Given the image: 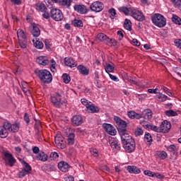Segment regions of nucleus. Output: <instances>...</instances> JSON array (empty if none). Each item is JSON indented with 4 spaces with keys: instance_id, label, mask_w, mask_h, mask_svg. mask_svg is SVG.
Masks as SVG:
<instances>
[{
    "instance_id": "obj_53",
    "label": "nucleus",
    "mask_w": 181,
    "mask_h": 181,
    "mask_svg": "<svg viewBox=\"0 0 181 181\" xmlns=\"http://www.w3.org/2000/svg\"><path fill=\"white\" fill-rule=\"evenodd\" d=\"M134 134L136 136H141V135H144V130L138 127L137 129H136Z\"/></svg>"
},
{
    "instance_id": "obj_12",
    "label": "nucleus",
    "mask_w": 181,
    "mask_h": 181,
    "mask_svg": "<svg viewBox=\"0 0 181 181\" xmlns=\"http://www.w3.org/2000/svg\"><path fill=\"white\" fill-rule=\"evenodd\" d=\"M105 131L106 132H107V134H109V135H116L117 134V130L115 129V128L114 127H112V125L110 124H107L105 123L103 125Z\"/></svg>"
},
{
    "instance_id": "obj_6",
    "label": "nucleus",
    "mask_w": 181,
    "mask_h": 181,
    "mask_svg": "<svg viewBox=\"0 0 181 181\" xmlns=\"http://www.w3.org/2000/svg\"><path fill=\"white\" fill-rule=\"evenodd\" d=\"M50 16L52 19L56 21V22H60L63 21L64 16L63 15V12L60 11V9L57 8H52L50 11Z\"/></svg>"
},
{
    "instance_id": "obj_51",
    "label": "nucleus",
    "mask_w": 181,
    "mask_h": 181,
    "mask_svg": "<svg viewBox=\"0 0 181 181\" xmlns=\"http://www.w3.org/2000/svg\"><path fill=\"white\" fill-rule=\"evenodd\" d=\"M109 13L111 14V19H114V18H117V11H115V8H110L109 10Z\"/></svg>"
},
{
    "instance_id": "obj_29",
    "label": "nucleus",
    "mask_w": 181,
    "mask_h": 181,
    "mask_svg": "<svg viewBox=\"0 0 181 181\" xmlns=\"http://www.w3.org/2000/svg\"><path fill=\"white\" fill-rule=\"evenodd\" d=\"M124 28L127 29V30H132V23L128 19H125L124 23Z\"/></svg>"
},
{
    "instance_id": "obj_32",
    "label": "nucleus",
    "mask_w": 181,
    "mask_h": 181,
    "mask_svg": "<svg viewBox=\"0 0 181 181\" xmlns=\"http://www.w3.org/2000/svg\"><path fill=\"white\" fill-rule=\"evenodd\" d=\"M115 67L114 66L111 65L110 64H106L105 66V70L107 74H110V73H112L114 71Z\"/></svg>"
},
{
    "instance_id": "obj_4",
    "label": "nucleus",
    "mask_w": 181,
    "mask_h": 181,
    "mask_svg": "<svg viewBox=\"0 0 181 181\" xmlns=\"http://www.w3.org/2000/svg\"><path fill=\"white\" fill-rule=\"evenodd\" d=\"M4 155V160L5 161L6 165L8 166H13L15 163H16V159L13 158L12 153H11L8 151H3Z\"/></svg>"
},
{
    "instance_id": "obj_49",
    "label": "nucleus",
    "mask_w": 181,
    "mask_h": 181,
    "mask_svg": "<svg viewBox=\"0 0 181 181\" xmlns=\"http://www.w3.org/2000/svg\"><path fill=\"white\" fill-rule=\"evenodd\" d=\"M90 152L95 158H98V150L97 148H90Z\"/></svg>"
},
{
    "instance_id": "obj_48",
    "label": "nucleus",
    "mask_w": 181,
    "mask_h": 181,
    "mask_svg": "<svg viewBox=\"0 0 181 181\" xmlns=\"http://www.w3.org/2000/svg\"><path fill=\"white\" fill-rule=\"evenodd\" d=\"M40 127H42V125L40 124V122H36V123L35 124V129H37L38 135H42V133L40 132Z\"/></svg>"
},
{
    "instance_id": "obj_15",
    "label": "nucleus",
    "mask_w": 181,
    "mask_h": 181,
    "mask_svg": "<svg viewBox=\"0 0 181 181\" xmlns=\"http://www.w3.org/2000/svg\"><path fill=\"white\" fill-rule=\"evenodd\" d=\"M58 169H59L61 172L66 173V172H69L70 165H69L66 161H61L58 163Z\"/></svg>"
},
{
    "instance_id": "obj_20",
    "label": "nucleus",
    "mask_w": 181,
    "mask_h": 181,
    "mask_svg": "<svg viewBox=\"0 0 181 181\" xmlns=\"http://www.w3.org/2000/svg\"><path fill=\"white\" fill-rule=\"evenodd\" d=\"M152 115L153 112L150 109H146L143 111L142 116L144 119H147L148 121H149V119H152Z\"/></svg>"
},
{
    "instance_id": "obj_39",
    "label": "nucleus",
    "mask_w": 181,
    "mask_h": 181,
    "mask_svg": "<svg viewBox=\"0 0 181 181\" xmlns=\"http://www.w3.org/2000/svg\"><path fill=\"white\" fill-rule=\"evenodd\" d=\"M62 79L64 83H65V84H69V83H70L71 80V78H70V75L67 74H64L62 75Z\"/></svg>"
},
{
    "instance_id": "obj_46",
    "label": "nucleus",
    "mask_w": 181,
    "mask_h": 181,
    "mask_svg": "<svg viewBox=\"0 0 181 181\" xmlns=\"http://www.w3.org/2000/svg\"><path fill=\"white\" fill-rule=\"evenodd\" d=\"M158 156L162 160L166 159L168 158V153L165 151H160L158 153Z\"/></svg>"
},
{
    "instance_id": "obj_10",
    "label": "nucleus",
    "mask_w": 181,
    "mask_h": 181,
    "mask_svg": "<svg viewBox=\"0 0 181 181\" xmlns=\"http://www.w3.org/2000/svg\"><path fill=\"white\" fill-rule=\"evenodd\" d=\"M170 128H172V124L168 120H164L160 125V129L164 134L169 132Z\"/></svg>"
},
{
    "instance_id": "obj_17",
    "label": "nucleus",
    "mask_w": 181,
    "mask_h": 181,
    "mask_svg": "<svg viewBox=\"0 0 181 181\" xmlns=\"http://www.w3.org/2000/svg\"><path fill=\"white\" fill-rule=\"evenodd\" d=\"M36 62L38 64H40L41 66H47L49 63L47 57L45 56H40L37 57Z\"/></svg>"
},
{
    "instance_id": "obj_45",
    "label": "nucleus",
    "mask_w": 181,
    "mask_h": 181,
    "mask_svg": "<svg viewBox=\"0 0 181 181\" xmlns=\"http://www.w3.org/2000/svg\"><path fill=\"white\" fill-rule=\"evenodd\" d=\"M124 80H127L129 83H132V84H134L135 86H138V82L135 80H134V78L132 76H125Z\"/></svg>"
},
{
    "instance_id": "obj_25",
    "label": "nucleus",
    "mask_w": 181,
    "mask_h": 181,
    "mask_svg": "<svg viewBox=\"0 0 181 181\" xmlns=\"http://www.w3.org/2000/svg\"><path fill=\"white\" fill-rule=\"evenodd\" d=\"M87 110L88 112L91 114H95V112H100V108L97 106H95L93 104L89 105L87 106Z\"/></svg>"
},
{
    "instance_id": "obj_27",
    "label": "nucleus",
    "mask_w": 181,
    "mask_h": 181,
    "mask_svg": "<svg viewBox=\"0 0 181 181\" xmlns=\"http://www.w3.org/2000/svg\"><path fill=\"white\" fill-rule=\"evenodd\" d=\"M22 163L23 166V170L30 174L32 173V167L30 165H29V163H26L25 160H23Z\"/></svg>"
},
{
    "instance_id": "obj_35",
    "label": "nucleus",
    "mask_w": 181,
    "mask_h": 181,
    "mask_svg": "<svg viewBox=\"0 0 181 181\" xmlns=\"http://www.w3.org/2000/svg\"><path fill=\"white\" fill-rule=\"evenodd\" d=\"M18 43L21 49H26V47H28V42L26 41V39H19Z\"/></svg>"
},
{
    "instance_id": "obj_13",
    "label": "nucleus",
    "mask_w": 181,
    "mask_h": 181,
    "mask_svg": "<svg viewBox=\"0 0 181 181\" xmlns=\"http://www.w3.org/2000/svg\"><path fill=\"white\" fill-rule=\"evenodd\" d=\"M64 64L68 67H71V69H72L73 67L77 66V62H76L71 57H65L64 59Z\"/></svg>"
},
{
    "instance_id": "obj_62",
    "label": "nucleus",
    "mask_w": 181,
    "mask_h": 181,
    "mask_svg": "<svg viewBox=\"0 0 181 181\" xmlns=\"http://www.w3.org/2000/svg\"><path fill=\"white\" fill-rule=\"evenodd\" d=\"M175 45L178 47V49H181V40L177 39L174 41Z\"/></svg>"
},
{
    "instance_id": "obj_9",
    "label": "nucleus",
    "mask_w": 181,
    "mask_h": 181,
    "mask_svg": "<svg viewBox=\"0 0 181 181\" xmlns=\"http://www.w3.org/2000/svg\"><path fill=\"white\" fill-rule=\"evenodd\" d=\"M90 9L93 12H101L104 9V4L101 1H95L90 6Z\"/></svg>"
},
{
    "instance_id": "obj_7",
    "label": "nucleus",
    "mask_w": 181,
    "mask_h": 181,
    "mask_svg": "<svg viewBox=\"0 0 181 181\" xmlns=\"http://www.w3.org/2000/svg\"><path fill=\"white\" fill-rule=\"evenodd\" d=\"M122 145L124 151H126L128 153H132V152L135 151V148L136 146L135 140L134 139H132V140L126 143H123Z\"/></svg>"
},
{
    "instance_id": "obj_52",
    "label": "nucleus",
    "mask_w": 181,
    "mask_h": 181,
    "mask_svg": "<svg viewBox=\"0 0 181 181\" xmlns=\"http://www.w3.org/2000/svg\"><path fill=\"white\" fill-rule=\"evenodd\" d=\"M144 175L146 176H149L150 177H155V173L149 170H146L144 171Z\"/></svg>"
},
{
    "instance_id": "obj_37",
    "label": "nucleus",
    "mask_w": 181,
    "mask_h": 181,
    "mask_svg": "<svg viewBox=\"0 0 181 181\" xmlns=\"http://www.w3.org/2000/svg\"><path fill=\"white\" fill-rule=\"evenodd\" d=\"M11 125L12 124L9 122H4L1 127L4 128L7 132H11Z\"/></svg>"
},
{
    "instance_id": "obj_54",
    "label": "nucleus",
    "mask_w": 181,
    "mask_h": 181,
    "mask_svg": "<svg viewBox=\"0 0 181 181\" xmlns=\"http://www.w3.org/2000/svg\"><path fill=\"white\" fill-rule=\"evenodd\" d=\"M140 124L144 127L145 129H149L151 124L149 122L146 121H141Z\"/></svg>"
},
{
    "instance_id": "obj_22",
    "label": "nucleus",
    "mask_w": 181,
    "mask_h": 181,
    "mask_svg": "<svg viewBox=\"0 0 181 181\" xmlns=\"http://www.w3.org/2000/svg\"><path fill=\"white\" fill-rule=\"evenodd\" d=\"M77 69L79 73H81V74H83V76H88V74L90 73V70L83 65H78L77 66Z\"/></svg>"
},
{
    "instance_id": "obj_34",
    "label": "nucleus",
    "mask_w": 181,
    "mask_h": 181,
    "mask_svg": "<svg viewBox=\"0 0 181 181\" xmlns=\"http://www.w3.org/2000/svg\"><path fill=\"white\" fill-rule=\"evenodd\" d=\"M156 98H158V101H160V103H165V101H166V100H168V96L164 94H159L156 95Z\"/></svg>"
},
{
    "instance_id": "obj_43",
    "label": "nucleus",
    "mask_w": 181,
    "mask_h": 181,
    "mask_svg": "<svg viewBox=\"0 0 181 181\" xmlns=\"http://www.w3.org/2000/svg\"><path fill=\"white\" fill-rule=\"evenodd\" d=\"M33 43H34V46L35 47H36L37 49H43V42L39 40H37L35 42V40H33Z\"/></svg>"
},
{
    "instance_id": "obj_1",
    "label": "nucleus",
    "mask_w": 181,
    "mask_h": 181,
    "mask_svg": "<svg viewBox=\"0 0 181 181\" xmlns=\"http://www.w3.org/2000/svg\"><path fill=\"white\" fill-rule=\"evenodd\" d=\"M35 73L44 84H50L53 81L52 73L47 69H37L35 71Z\"/></svg>"
},
{
    "instance_id": "obj_24",
    "label": "nucleus",
    "mask_w": 181,
    "mask_h": 181,
    "mask_svg": "<svg viewBox=\"0 0 181 181\" xmlns=\"http://www.w3.org/2000/svg\"><path fill=\"white\" fill-rule=\"evenodd\" d=\"M35 9L40 12H46L47 11V7L43 3H37L35 4Z\"/></svg>"
},
{
    "instance_id": "obj_42",
    "label": "nucleus",
    "mask_w": 181,
    "mask_h": 181,
    "mask_svg": "<svg viewBox=\"0 0 181 181\" xmlns=\"http://www.w3.org/2000/svg\"><path fill=\"white\" fill-rule=\"evenodd\" d=\"M107 37V36L104 33H99L97 35V39H98V40H100V42H103V43L105 42Z\"/></svg>"
},
{
    "instance_id": "obj_30",
    "label": "nucleus",
    "mask_w": 181,
    "mask_h": 181,
    "mask_svg": "<svg viewBox=\"0 0 181 181\" xmlns=\"http://www.w3.org/2000/svg\"><path fill=\"white\" fill-rule=\"evenodd\" d=\"M17 37L19 40V39L23 40L26 39V34H25V32L22 29H18L17 30Z\"/></svg>"
},
{
    "instance_id": "obj_60",
    "label": "nucleus",
    "mask_w": 181,
    "mask_h": 181,
    "mask_svg": "<svg viewBox=\"0 0 181 181\" xmlns=\"http://www.w3.org/2000/svg\"><path fill=\"white\" fill-rule=\"evenodd\" d=\"M135 112L134 111H129L127 112V115L129 118H131V119H135Z\"/></svg>"
},
{
    "instance_id": "obj_19",
    "label": "nucleus",
    "mask_w": 181,
    "mask_h": 181,
    "mask_svg": "<svg viewBox=\"0 0 181 181\" xmlns=\"http://www.w3.org/2000/svg\"><path fill=\"white\" fill-rule=\"evenodd\" d=\"M114 119L116 124L119 126L118 128H122V129H125V128H127V122L117 116L115 117Z\"/></svg>"
},
{
    "instance_id": "obj_38",
    "label": "nucleus",
    "mask_w": 181,
    "mask_h": 181,
    "mask_svg": "<svg viewBox=\"0 0 181 181\" xmlns=\"http://www.w3.org/2000/svg\"><path fill=\"white\" fill-rule=\"evenodd\" d=\"M165 115H167V117H176L177 116V112L173 110H166Z\"/></svg>"
},
{
    "instance_id": "obj_44",
    "label": "nucleus",
    "mask_w": 181,
    "mask_h": 181,
    "mask_svg": "<svg viewBox=\"0 0 181 181\" xmlns=\"http://www.w3.org/2000/svg\"><path fill=\"white\" fill-rule=\"evenodd\" d=\"M144 141L145 142H148L149 145H151V142H152V136L149 133H146L144 135Z\"/></svg>"
},
{
    "instance_id": "obj_47",
    "label": "nucleus",
    "mask_w": 181,
    "mask_h": 181,
    "mask_svg": "<svg viewBox=\"0 0 181 181\" xmlns=\"http://www.w3.org/2000/svg\"><path fill=\"white\" fill-rule=\"evenodd\" d=\"M26 175H30V173H28V171H25V170H22L21 171H20L18 174V177L20 179H22V177H25V176H26Z\"/></svg>"
},
{
    "instance_id": "obj_18",
    "label": "nucleus",
    "mask_w": 181,
    "mask_h": 181,
    "mask_svg": "<svg viewBox=\"0 0 181 181\" xmlns=\"http://www.w3.org/2000/svg\"><path fill=\"white\" fill-rule=\"evenodd\" d=\"M110 146L115 153H117L118 151L121 150V146L118 144V141L115 139L110 141Z\"/></svg>"
},
{
    "instance_id": "obj_28",
    "label": "nucleus",
    "mask_w": 181,
    "mask_h": 181,
    "mask_svg": "<svg viewBox=\"0 0 181 181\" xmlns=\"http://www.w3.org/2000/svg\"><path fill=\"white\" fill-rule=\"evenodd\" d=\"M9 135V132L6 131V129L0 126V138H6Z\"/></svg>"
},
{
    "instance_id": "obj_3",
    "label": "nucleus",
    "mask_w": 181,
    "mask_h": 181,
    "mask_svg": "<svg viewBox=\"0 0 181 181\" xmlns=\"http://www.w3.org/2000/svg\"><path fill=\"white\" fill-rule=\"evenodd\" d=\"M151 21L158 28H164L166 26V18L159 13H156L152 16Z\"/></svg>"
},
{
    "instance_id": "obj_57",
    "label": "nucleus",
    "mask_w": 181,
    "mask_h": 181,
    "mask_svg": "<svg viewBox=\"0 0 181 181\" xmlns=\"http://www.w3.org/2000/svg\"><path fill=\"white\" fill-rule=\"evenodd\" d=\"M50 158H52L54 160L56 159H59V154L57 152H52L49 155Z\"/></svg>"
},
{
    "instance_id": "obj_63",
    "label": "nucleus",
    "mask_w": 181,
    "mask_h": 181,
    "mask_svg": "<svg viewBox=\"0 0 181 181\" xmlns=\"http://www.w3.org/2000/svg\"><path fill=\"white\" fill-rule=\"evenodd\" d=\"M100 170L102 172H110V168L107 165L100 167Z\"/></svg>"
},
{
    "instance_id": "obj_61",
    "label": "nucleus",
    "mask_w": 181,
    "mask_h": 181,
    "mask_svg": "<svg viewBox=\"0 0 181 181\" xmlns=\"http://www.w3.org/2000/svg\"><path fill=\"white\" fill-rule=\"evenodd\" d=\"M21 86H22L23 91L24 93H28V88H26L28 87V83L23 81L21 83Z\"/></svg>"
},
{
    "instance_id": "obj_31",
    "label": "nucleus",
    "mask_w": 181,
    "mask_h": 181,
    "mask_svg": "<svg viewBox=\"0 0 181 181\" xmlns=\"http://www.w3.org/2000/svg\"><path fill=\"white\" fill-rule=\"evenodd\" d=\"M37 158L39 159V160H42V162H46V160H47V155L44 152H40L37 156Z\"/></svg>"
},
{
    "instance_id": "obj_33",
    "label": "nucleus",
    "mask_w": 181,
    "mask_h": 181,
    "mask_svg": "<svg viewBox=\"0 0 181 181\" xmlns=\"http://www.w3.org/2000/svg\"><path fill=\"white\" fill-rule=\"evenodd\" d=\"M74 138H76V135L73 133H71L69 136H68V144L69 145H74Z\"/></svg>"
},
{
    "instance_id": "obj_36",
    "label": "nucleus",
    "mask_w": 181,
    "mask_h": 181,
    "mask_svg": "<svg viewBox=\"0 0 181 181\" xmlns=\"http://www.w3.org/2000/svg\"><path fill=\"white\" fill-rule=\"evenodd\" d=\"M72 24L76 28H83V21L81 20L75 19L72 21Z\"/></svg>"
},
{
    "instance_id": "obj_23",
    "label": "nucleus",
    "mask_w": 181,
    "mask_h": 181,
    "mask_svg": "<svg viewBox=\"0 0 181 181\" xmlns=\"http://www.w3.org/2000/svg\"><path fill=\"white\" fill-rule=\"evenodd\" d=\"M31 33L34 37H39L40 36V29H39V27L36 24L33 25Z\"/></svg>"
},
{
    "instance_id": "obj_41",
    "label": "nucleus",
    "mask_w": 181,
    "mask_h": 181,
    "mask_svg": "<svg viewBox=\"0 0 181 181\" xmlns=\"http://www.w3.org/2000/svg\"><path fill=\"white\" fill-rule=\"evenodd\" d=\"M19 131V124L18 123L11 124L10 132H18Z\"/></svg>"
},
{
    "instance_id": "obj_56",
    "label": "nucleus",
    "mask_w": 181,
    "mask_h": 181,
    "mask_svg": "<svg viewBox=\"0 0 181 181\" xmlns=\"http://www.w3.org/2000/svg\"><path fill=\"white\" fill-rule=\"evenodd\" d=\"M167 149L169 152H176V146H175V144H171L167 146Z\"/></svg>"
},
{
    "instance_id": "obj_16",
    "label": "nucleus",
    "mask_w": 181,
    "mask_h": 181,
    "mask_svg": "<svg viewBox=\"0 0 181 181\" xmlns=\"http://www.w3.org/2000/svg\"><path fill=\"white\" fill-rule=\"evenodd\" d=\"M74 127H80L83 124V117L81 115H75L71 119Z\"/></svg>"
},
{
    "instance_id": "obj_14",
    "label": "nucleus",
    "mask_w": 181,
    "mask_h": 181,
    "mask_svg": "<svg viewBox=\"0 0 181 181\" xmlns=\"http://www.w3.org/2000/svg\"><path fill=\"white\" fill-rule=\"evenodd\" d=\"M74 11L81 13V15H85L87 13V7L83 4H76L74 6Z\"/></svg>"
},
{
    "instance_id": "obj_50",
    "label": "nucleus",
    "mask_w": 181,
    "mask_h": 181,
    "mask_svg": "<svg viewBox=\"0 0 181 181\" xmlns=\"http://www.w3.org/2000/svg\"><path fill=\"white\" fill-rule=\"evenodd\" d=\"M149 129H151V131H155V132H161L160 127H158L152 124H150Z\"/></svg>"
},
{
    "instance_id": "obj_11",
    "label": "nucleus",
    "mask_w": 181,
    "mask_h": 181,
    "mask_svg": "<svg viewBox=\"0 0 181 181\" xmlns=\"http://www.w3.org/2000/svg\"><path fill=\"white\" fill-rule=\"evenodd\" d=\"M132 16L136 21H139V22H144L145 21V16L144 13L139 11L134 10L132 12Z\"/></svg>"
},
{
    "instance_id": "obj_55",
    "label": "nucleus",
    "mask_w": 181,
    "mask_h": 181,
    "mask_svg": "<svg viewBox=\"0 0 181 181\" xmlns=\"http://www.w3.org/2000/svg\"><path fill=\"white\" fill-rule=\"evenodd\" d=\"M62 5H66L67 8H70V5H71L72 0H62L61 1Z\"/></svg>"
},
{
    "instance_id": "obj_8",
    "label": "nucleus",
    "mask_w": 181,
    "mask_h": 181,
    "mask_svg": "<svg viewBox=\"0 0 181 181\" xmlns=\"http://www.w3.org/2000/svg\"><path fill=\"white\" fill-rule=\"evenodd\" d=\"M54 142L58 149H64V148H66V141L62 134H57L55 136Z\"/></svg>"
},
{
    "instance_id": "obj_59",
    "label": "nucleus",
    "mask_w": 181,
    "mask_h": 181,
    "mask_svg": "<svg viewBox=\"0 0 181 181\" xmlns=\"http://www.w3.org/2000/svg\"><path fill=\"white\" fill-rule=\"evenodd\" d=\"M51 71L54 73V70H56V62L54 61V59L51 60V67H50Z\"/></svg>"
},
{
    "instance_id": "obj_58",
    "label": "nucleus",
    "mask_w": 181,
    "mask_h": 181,
    "mask_svg": "<svg viewBox=\"0 0 181 181\" xmlns=\"http://www.w3.org/2000/svg\"><path fill=\"white\" fill-rule=\"evenodd\" d=\"M120 12H123L124 15H129V10L127 7H122L119 8Z\"/></svg>"
},
{
    "instance_id": "obj_40",
    "label": "nucleus",
    "mask_w": 181,
    "mask_h": 181,
    "mask_svg": "<svg viewBox=\"0 0 181 181\" xmlns=\"http://www.w3.org/2000/svg\"><path fill=\"white\" fill-rule=\"evenodd\" d=\"M172 21L176 25H181V18L177 16H173Z\"/></svg>"
},
{
    "instance_id": "obj_2",
    "label": "nucleus",
    "mask_w": 181,
    "mask_h": 181,
    "mask_svg": "<svg viewBox=\"0 0 181 181\" xmlns=\"http://www.w3.org/2000/svg\"><path fill=\"white\" fill-rule=\"evenodd\" d=\"M50 100L52 105L56 108H64V107L67 106V100L63 98L62 94L59 93H55L53 96H51Z\"/></svg>"
},
{
    "instance_id": "obj_64",
    "label": "nucleus",
    "mask_w": 181,
    "mask_h": 181,
    "mask_svg": "<svg viewBox=\"0 0 181 181\" xmlns=\"http://www.w3.org/2000/svg\"><path fill=\"white\" fill-rule=\"evenodd\" d=\"M172 2L175 6H180L181 5V0H172Z\"/></svg>"
},
{
    "instance_id": "obj_5",
    "label": "nucleus",
    "mask_w": 181,
    "mask_h": 181,
    "mask_svg": "<svg viewBox=\"0 0 181 181\" xmlns=\"http://www.w3.org/2000/svg\"><path fill=\"white\" fill-rule=\"evenodd\" d=\"M117 131L119 136L121 137L122 144L131 141L132 139H134L132 136L129 135L127 129L118 128Z\"/></svg>"
},
{
    "instance_id": "obj_21",
    "label": "nucleus",
    "mask_w": 181,
    "mask_h": 181,
    "mask_svg": "<svg viewBox=\"0 0 181 181\" xmlns=\"http://www.w3.org/2000/svg\"><path fill=\"white\" fill-rule=\"evenodd\" d=\"M127 171L129 173H134L135 175L141 173V170L135 165L127 166Z\"/></svg>"
},
{
    "instance_id": "obj_26",
    "label": "nucleus",
    "mask_w": 181,
    "mask_h": 181,
    "mask_svg": "<svg viewBox=\"0 0 181 181\" xmlns=\"http://www.w3.org/2000/svg\"><path fill=\"white\" fill-rule=\"evenodd\" d=\"M104 43L107 46H117V40L115 39H110L107 37V39L105 40Z\"/></svg>"
}]
</instances>
